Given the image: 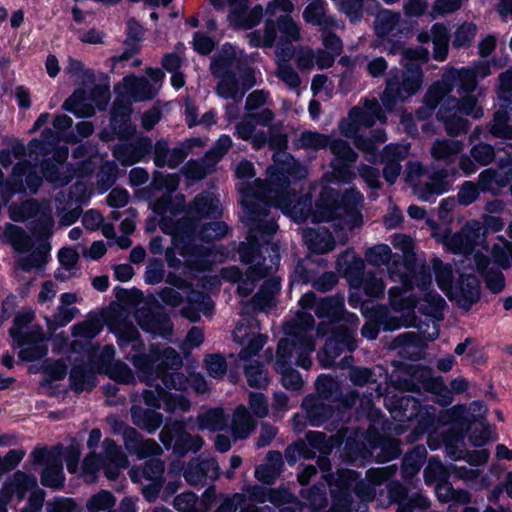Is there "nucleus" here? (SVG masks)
Listing matches in <instances>:
<instances>
[{"mask_svg":"<svg viewBox=\"0 0 512 512\" xmlns=\"http://www.w3.org/2000/svg\"><path fill=\"white\" fill-rule=\"evenodd\" d=\"M385 113L382 111L376 99H365L362 105L353 107L348 117L343 119L339 125L341 133L354 139L356 147L361 150L366 160L371 163L382 162L384 164L383 177L390 185L394 184L399 177L402 165L410 151V144L386 145L381 153H378L376 144L386 141V133L383 129H377L372 137H363L362 131L372 127L377 121L384 123Z\"/></svg>","mask_w":512,"mask_h":512,"instance_id":"7","label":"nucleus"},{"mask_svg":"<svg viewBox=\"0 0 512 512\" xmlns=\"http://www.w3.org/2000/svg\"><path fill=\"white\" fill-rule=\"evenodd\" d=\"M336 269L346 278L351 289H361L372 299L384 296L386 289L384 280L373 272H366L364 260L353 250H347L338 257Z\"/></svg>","mask_w":512,"mask_h":512,"instance_id":"29","label":"nucleus"},{"mask_svg":"<svg viewBox=\"0 0 512 512\" xmlns=\"http://www.w3.org/2000/svg\"><path fill=\"white\" fill-rule=\"evenodd\" d=\"M31 494L27 505L21 512H41L45 499V492L37 487V479L34 475L23 471H16L11 477L7 478L0 490V512H7V504L16 498L20 502L25 497L27 491Z\"/></svg>","mask_w":512,"mask_h":512,"instance_id":"31","label":"nucleus"},{"mask_svg":"<svg viewBox=\"0 0 512 512\" xmlns=\"http://www.w3.org/2000/svg\"><path fill=\"white\" fill-rule=\"evenodd\" d=\"M79 255L73 248H62L58 253L61 267L55 272V277L61 281L68 280L76 273Z\"/></svg>","mask_w":512,"mask_h":512,"instance_id":"64","label":"nucleus"},{"mask_svg":"<svg viewBox=\"0 0 512 512\" xmlns=\"http://www.w3.org/2000/svg\"><path fill=\"white\" fill-rule=\"evenodd\" d=\"M495 65V60H479L471 67H447L442 79L429 87L424 97V107L417 112L418 118H427L440 104L437 117L443 122L446 132L451 136L466 132L468 123L462 116L480 119L483 110L477 105L474 97L466 96L462 100H457L450 93L455 89L459 94L473 92L477 86V77L488 76Z\"/></svg>","mask_w":512,"mask_h":512,"instance_id":"6","label":"nucleus"},{"mask_svg":"<svg viewBox=\"0 0 512 512\" xmlns=\"http://www.w3.org/2000/svg\"><path fill=\"white\" fill-rule=\"evenodd\" d=\"M243 493L223 497L214 512H297L300 502L286 488L269 489L258 485H244Z\"/></svg>","mask_w":512,"mask_h":512,"instance_id":"14","label":"nucleus"},{"mask_svg":"<svg viewBox=\"0 0 512 512\" xmlns=\"http://www.w3.org/2000/svg\"><path fill=\"white\" fill-rule=\"evenodd\" d=\"M9 217L15 222H24L35 218L37 224L45 232H50L54 225L49 202L38 203L34 199H27L20 203L12 202L8 206Z\"/></svg>","mask_w":512,"mask_h":512,"instance_id":"40","label":"nucleus"},{"mask_svg":"<svg viewBox=\"0 0 512 512\" xmlns=\"http://www.w3.org/2000/svg\"><path fill=\"white\" fill-rule=\"evenodd\" d=\"M317 395L307 396L302 406L307 414L310 426H321L333 417L334 411L324 403V400L336 399L340 395V383L330 375H320L316 380Z\"/></svg>","mask_w":512,"mask_h":512,"instance_id":"32","label":"nucleus"},{"mask_svg":"<svg viewBox=\"0 0 512 512\" xmlns=\"http://www.w3.org/2000/svg\"><path fill=\"white\" fill-rule=\"evenodd\" d=\"M465 458L473 467L452 466L451 471L456 478L464 481L465 483H472L480 475L479 469L476 467L487 462L489 453L487 450L482 449L468 453Z\"/></svg>","mask_w":512,"mask_h":512,"instance_id":"54","label":"nucleus"},{"mask_svg":"<svg viewBox=\"0 0 512 512\" xmlns=\"http://www.w3.org/2000/svg\"><path fill=\"white\" fill-rule=\"evenodd\" d=\"M326 3L321 0L311 2L303 12V18L307 23L320 26L322 29L337 26L334 19L325 14Z\"/></svg>","mask_w":512,"mask_h":512,"instance_id":"62","label":"nucleus"},{"mask_svg":"<svg viewBox=\"0 0 512 512\" xmlns=\"http://www.w3.org/2000/svg\"><path fill=\"white\" fill-rule=\"evenodd\" d=\"M436 282L439 288L451 300L464 309L469 310L480 298V285L478 279L471 274H462L456 285H452V267L443 264L440 260L433 261Z\"/></svg>","mask_w":512,"mask_h":512,"instance_id":"30","label":"nucleus"},{"mask_svg":"<svg viewBox=\"0 0 512 512\" xmlns=\"http://www.w3.org/2000/svg\"><path fill=\"white\" fill-rule=\"evenodd\" d=\"M435 495L442 503L455 502L467 505L471 502V494L465 489H455L448 479L435 484Z\"/></svg>","mask_w":512,"mask_h":512,"instance_id":"60","label":"nucleus"},{"mask_svg":"<svg viewBox=\"0 0 512 512\" xmlns=\"http://www.w3.org/2000/svg\"><path fill=\"white\" fill-rule=\"evenodd\" d=\"M153 349L157 353L154 360L157 357L159 359L154 364V371L159 372L160 382L167 391L171 389L182 391L186 390L189 386L198 394L208 391V383L201 374L191 373L188 379L181 373H167L164 370V367L177 370L182 366V358L174 349L170 347L160 349L158 346L152 345L148 355H152Z\"/></svg>","mask_w":512,"mask_h":512,"instance_id":"27","label":"nucleus"},{"mask_svg":"<svg viewBox=\"0 0 512 512\" xmlns=\"http://www.w3.org/2000/svg\"><path fill=\"white\" fill-rule=\"evenodd\" d=\"M25 148L23 145H15L12 149L0 151V164L8 167L13 163L14 159L19 160L13 167L12 175L6 183L5 189L1 191V197L8 200L15 194L26 193L36 194L43 182V172L41 175L37 173V163H28L22 161L20 157L24 155ZM44 165V163L42 164ZM43 167V166H41ZM42 171V168H40Z\"/></svg>","mask_w":512,"mask_h":512,"instance_id":"25","label":"nucleus"},{"mask_svg":"<svg viewBox=\"0 0 512 512\" xmlns=\"http://www.w3.org/2000/svg\"><path fill=\"white\" fill-rule=\"evenodd\" d=\"M102 433L100 429L94 428L90 431L87 439V447L94 450L100 443ZM102 453L97 454L91 451L82 461L80 477L85 483L96 482L98 472L102 469L109 480L118 477L120 470L128 467L129 461L121 447L114 440L106 438L101 445Z\"/></svg>","mask_w":512,"mask_h":512,"instance_id":"22","label":"nucleus"},{"mask_svg":"<svg viewBox=\"0 0 512 512\" xmlns=\"http://www.w3.org/2000/svg\"><path fill=\"white\" fill-rule=\"evenodd\" d=\"M314 262L307 260L298 263L295 274L302 283H311L313 287L321 292L331 290L337 283V277L333 272H325L320 276L313 270Z\"/></svg>","mask_w":512,"mask_h":512,"instance_id":"48","label":"nucleus"},{"mask_svg":"<svg viewBox=\"0 0 512 512\" xmlns=\"http://www.w3.org/2000/svg\"><path fill=\"white\" fill-rule=\"evenodd\" d=\"M215 8H222L226 4L231 11L228 15L229 23L235 28L250 29L258 25L263 17V8L256 5L248 9L249 0H210Z\"/></svg>","mask_w":512,"mask_h":512,"instance_id":"45","label":"nucleus"},{"mask_svg":"<svg viewBox=\"0 0 512 512\" xmlns=\"http://www.w3.org/2000/svg\"><path fill=\"white\" fill-rule=\"evenodd\" d=\"M473 260L475 268L483 277L487 288L492 293L501 292L505 287V279L501 271L494 268V266H490L491 263L489 259L480 251L474 253Z\"/></svg>","mask_w":512,"mask_h":512,"instance_id":"50","label":"nucleus"},{"mask_svg":"<svg viewBox=\"0 0 512 512\" xmlns=\"http://www.w3.org/2000/svg\"><path fill=\"white\" fill-rule=\"evenodd\" d=\"M197 428L217 432L224 430L228 424V417L220 407L203 410L196 418Z\"/></svg>","mask_w":512,"mask_h":512,"instance_id":"59","label":"nucleus"},{"mask_svg":"<svg viewBox=\"0 0 512 512\" xmlns=\"http://www.w3.org/2000/svg\"><path fill=\"white\" fill-rule=\"evenodd\" d=\"M328 145L334 155V159L331 162V177L326 181L337 183L352 181L355 178L352 164L356 161L357 154L346 141L338 139L330 142L327 135L308 130L302 132L296 142L298 148L309 150H319Z\"/></svg>","mask_w":512,"mask_h":512,"instance_id":"24","label":"nucleus"},{"mask_svg":"<svg viewBox=\"0 0 512 512\" xmlns=\"http://www.w3.org/2000/svg\"><path fill=\"white\" fill-rule=\"evenodd\" d=\"M34 312L22 310L14 318L10 336L20 349L19 357L24 361H36L48 353L47 339L43 330L32 324Z\"/></svg>","mask_w":512,"mask_h":512,"instance_id":"26","label":"nucleus"},{"mask_svg":"<svg viewBox=\"0 0 512 512\" xmlns=\"http://www.w3.org/2000/svg\"><path fill=\"white\" fill-rule=\"evenodd\" d=\"M180 178L177 174L155 175L151 186L164 195L154 201L151 206L160 217L161 230L172 238V247L166 250V261L170 272L166 282L180 290L194 286L198 276L196 273L208 270L215 262L224 260L223 253H218L216 246H205L214 240L223 238L228 232L224 222H210L200 230L199 222L221 216L220 200L211 192L199 194L187 209H184L185 197L171 193L177 190ZM201 287L208 289L218 284L216 277L199 279Z\"/></svg>","mask_w":512,"mask_h":512,"instance_id":"2","label":"nucleus"},{"mask_svg":"<svg viewBox=\"0 0 512 512\" xmlns=\"http://www.w3.org/2000/svg\"><path fill=\"white\" fill-rule=\"evenodd\" d=\"M427 456V450L423 445L414 447L403 459L402 475L404 479L415 476L422 467Z\"/></svg>","mask_w":512,"mask_h":512,"instance_id":"63","label":"nucleus"},{"mask_svg":"<svg viewBox=\"0 0 512 512\" xmlns=\"http://www.w3.org/2000/svg\"><path fill=\"white\" fill-rule=\"evenodd\" d=\"M0 239L12 245L19 253L28 252L31 247V239L23 229L13 224H6L0 228Z\"/></svg>","mask_w":512,"mask_h":512,"instance_id":"61","label":"nucleus"},{"mask_svg":"<svg viewBox=\"0 0 512 512\" xmlns=\"http://www.w3.org/2000/svg\"><path fill=\"white\" fill-rule=\"evenodd\" d=\"M374 30L376 35L382 39L403 34L404 28L400 14L386 9L379 11L376 15Z\"/></svg>","mask_w":512,"mask_h":512,"instance_id":"53","label":"nucleus"},{"mask_svg":"<svg viewBox=\"0 0 512 512\" xmlns=\"http://www.w3.org/2000/svg\"><path fill=\"white\" fill-rule=\"evenodd\" d=\"M359 401L360 409L367 415L371 425L366 432L354 431L353 436H349L345 441L344 449L349 461L359 460L362 465H365L374 454L377 461L386 462L397 458L401 453L399 442L396 439L380 436L377 433V426L381 425L383 430L393 431L395 435H401L406 429H412L407 436V441L414 442L442 423L445 415L465 411V406L457 405L438 416L435 407L421 405L412 396L386 395L385 406L392 419L397 422L393 424L381 421L382 413L373 407L370 397H363Z\"/></svg>","mask_w":512,"mask_h":512,"instance_id":"4","label":"nucleus"},{"mask_svg":"<svg viewBox=\"0 0 512 512\" xmlns=\"http://www.w3.org/2000/svg\"><path fill=\"white\" fill-rule=\"evenodd\" d=\"M317 464L330 489L331 506L328 512H367V504L375 498L377 489L397 472L396 465L371 468L365 478H360L356 471L341 468L332 476L329 473L331 464L326 456L319 457Z\"/></svg>","mask_w":512,"mask_h":512,"instance_id":"8","label":"nucleus"},{"mask_svg":"<svg viewBox=\"0 0 512 512\" xmlns=\"http://www.w3.org/2000/svg\"><path fill=\"white\" fill-rule=\"evenodd\" d=\"M391 243L404 254V260L400 259V262H407L413 269L410 274L411 291L416 293V298L427 302V305L420 304L419 313L436 320H442L446 302L438 293L429 289L432 285L430 269L424 264L420 265L411 261L410 253L414 248L413 239L403 234H395L391 237Z\"/></svg>","mask_w":512,"mask_h":512,"instance_id":"21","label":"nucleus"},{"mask_svg":"<svg viewBox=\"0 0 512 512\" xmlns=\"http://www.w3.org/2000/svg\"><path fill=\"white\" fill-rule=\"evenodd\" d=\"M348 303L353 308H360L363 316L367 318L366 324L362 327V336L374 340L377 338L379 328L382 327L384 331H395L402 327H418L419 333L406 332L396 338V343L399 346L415 347L420 350L426 348L429 341H433L439 336L440 320L430 318L431 325L425 324L426 329L422 325L417 324L415 317V310L419 311L420 304H426L421 299L416 298V305L409 309L396 311L391 305L390 308L383 305H375L373 301H363L357 292H351L349 295Z\"/></svg>","mask_w":512,"mask_h":512,"instance_id":"9","label":"nucleus"},{"mask_svg":"<svg viewBox=\"0 0 512 512\" xmlns=\"http://www.w3.org/2000/svg\"><path fill=\"white\" fill-rule=\"evenodd\" d=\"M110 100L109 82L94 85L93 88H79L65 100L63 109L77 117H90L95 109L104 110Z\"/></svg>","mask_w":512,"mask_h":512,"instance_id":"33","label":"nucleus"},{"mask_svg":"<svg viewBox=\"0 0 512 512\" xmlns=\"http://www.w3.org/2000/svg\"><path fill=\"white\" fill-rule=\"evenodd\" d=\"M481 218L482 222L467 221L459 232L453 234L447 227L440 231V228L432 220H428L427 223L432 228V236L441 242L448 251L468 256L476 246L485 243L486 232H499L505 226L500 217L483 214Z\"/></svg>","mask_w":512,"mask_h":512,"instance_id":"23","label":"nucleus"},{"mask_svg":"<svg viewBox=\"0 0 512 512\" xmlns=\"http://www.w3.org/2000/svg\"><path fill=\"white\" fill-rule=\"evenodd\" d=\"M298 303L300 309L283 325L285 337L279 341L275 362L283 386L294 391L302 388L303 380L299 372L292 369V364L295 362L304 369L312 365L310 355L315 350L312 312L319 319L335 324L337 329L318 354L324 368L332 367L335 359L345 350L352 352L356 349L354 336L359 323L356 314L345 311L343 295L318 298L314 292H307Z\"/></svg>","mask_w":512,"mask_h":512,"instance_id":"3","label":"nucleus"},{"mask_svg":"<svg viewBox=\"0 0 512 512\" xmlns=\"http://www.w3.org/2000/svg\"><path fill=\"white\" fill-rule=\"evenodd\" d=\"M273 154V164L266 170L268 185L261 179H255L253 187L248 181L255 176L254 165L242 160L236 166V176L240 180L238 191L241 194V221L248 228L247 242L239 246L240 260L243 263H254L251 252H271L270 237L278 230L275 217L270 215L269 208H279L283 214L294 222L301 223L311 219L313 223L333 222L335 229H352L362 222L360 208L363 195L355 188L347 190L343 195L321 182V190L314 207L311 197H298L291 193L293 182L305 179L309 172L307 166L301 164L291 154L278 149Z\"/></svg>","mask_w":512,"mask_h":512,"instance_id":"1","label":"nucleus"},{"mask_svg":"<svg viewBox=\"0 0 512 512\" xmlns=\"http://www.w3.org/2000/svg\"><path fill=\"white\" fill-rule=\"evenodd\" d=\"M80 301L79 296L73 292L63 293L59 299V305L53 315V321L58 327H64L70 323L79 313L75 304Z\"/></svg>","mask_w":512,"mask_h":512,"instance_id":"57","label":"nucleus"},{"mask_svg":"<svg viewBox=\"0 0 512 512\" xmlns=\"http://www.w3.org/2000/svg\"><path fill=\"white\" fill-rule=\"evenodd\" d=\"M512 91V71L508 70L499 76L498 98L503 101L501 108L494 114L490 132L495 137L512 139V125L509 124V112L512 111L508 94Z\"/></svg>","mask_w":512,"mask_h":512,"instance_id":"38","label":"nucleus"},{"mask_svg":"<svg viewBox=\"0 0 512 512\" xmlns=\"http://www.w3.org/2000/svg\"><path fill=\"white\" fill-rule=\"evenodd\" d=\"M457 174L455 169L448 171L447 169L438 168L426 175L420 162H409L406 168V182L412 186L418 199L433 202L437 196L451 189Z\"/></svg>","mask_w":512,"mask_h":512,"instance_id":"28","label":"nucleus"},{"mask_svg":"<svg viewBox=\"0 0 512 512\" xmlns=\"http://www.w3.org/2000/svg\"><path fill=\"white\" fill-rule=\"evenodd\" d=\"M122 124L120 121L116 127L112 124V128L116 134V136L123 140V142L117 144L113 149L114 157L122 164V165H132L137 162L142 161L146 156H148L152 149V141L148 137H137L134 142H127L130 140L135 134L136 131L130 135L129 137H123L120 134L121 128L119 126Z\"/></svg>","mask_w":512,"mask_h":512,"instance_id":"43","label":"nucleus"},{"mask_svg":"<svg viewBox=\"0 0 512 512\" xmlns=\"http://www.w3.org/2000/svg\"><path fill=\"white\" fill-rule=\"evenodd\" d=\"M104 324L116 336L121 349L131 346L133 354H144V344L137 329L123 318V311L119 307L110 306L101 313L89 312L83 321L72 326V335L75 338L91 340L100 334Z\"/></svg>","mask_w":512,"mask_h":512,"instance_id":"18","label":"nucleus"},{"mask_svg":"<svg viewBox=\"0 0 512 512\" xmlns=\"http://www.w3.org/2000/svg\"><path fill=\"white\" fill-rule=\"evenodd\" d=\"M156 356L157 353L154 349L152 355L131 354L127 356V359L135 367L139 380L147 386L155 388V390L146 389L141 395L144 403L153 409H144L134 404L130 410L133 424L150 434L154 433L163 423V415L156 411L162 403L164 410L170 414L178 411L187 412L191 407V402L186 397L168 392L164 385L159 383L160 374L158 371H154V364L159 360L158 358L154 360Z\"/></svg>","mask_w":512,"mask_h":512,"instance_id":"11","label":"nucleus"},{"mask_svg":"<svg viewBox=\"0 0 512 512\" xmlns=\"http://www.w3.org/2000/svg\"><path fill=\"white\" fill-rule=\"evenodd\" d=\"M145 77L126 76L122 82L115 86L116 99L111 113V124L116 127L121 121L120 134L129 137L135 132V126L131 123V103L152 99L163 82L164 73L159 68H148Z\"/></svg>","mask_w":512,"mask_h":512,"instance_id":"15","label":"nucleus"},{"mask_svg":"<svg viewBox=\"0 0 512 512\" xmlns=\"http://www.w3.org/2000/svg\"><path fill=\"white\" fill-rule=\"evenodd\" d=\"M183 470V476L190 485L203 484L206 479L215 480L219 477L220 468L213 457L201 455L192 459L185 468L179 462L170 465L169 473L178 474Z\"/></svg>","mask_w":512,"mask_h":512,"instance_id":"41","label":"nucleus"},{"mask_svg":"<svg viewBox=\"0 0 512 512\" xmlns=\"http://www.w3.org/2000/svg\"><path fill=\"white\" fill-rule=\"evenodd\" d=\"M303 240L313 253H326L334 249L335 241L332 234L324 228L314 230L308 228L303 231Z\"/></svg>","mask_w":512,"mask_h":512,"instance_id":"55","label":"nucleus"},{"mask_svg":"<svg viewBox=\"0 0 512 512\" xmlns=\"http://www.w3.org/2000/svg\"><path fill=\"white\" fill-rule=\"evenodd\" d=\"M365 260L372 266H387L389 278L401 283L402 287L389 290V304L396 310L410 309L416 305V293L410 289L412 268L407 262H400V257L393 255L387 244H376L365 251Z\"/></svg>","mask_w":512,"mask_h":512,"instance_id":"20","label":"nucleus"},{"mask_svg":"<svg viewBox=\"0 0 512 512\" xmlns=\"http://www.w3.org/2000/svg\"><path fill=\"white\" fill-rule=\"evenodd\" d=\"M139 326L146 332L168 339L173 333V324L164 314L150 315L139 310L136 313Z\"/></svg>","mask_w":512,"mask_h":512,"instance_id":"52","label":"nucleus"},{"mask_svg":"<svg viewBox=\"0 0 512 512\" xmlns=\"http://www.w3.org/2000/svg\"><path fill=\"white\" fill-rule=\"evenodd\" d=\"M292 11L291 0H272L267 5L263 32L253 31L247 37L253 47L276 45V75L289 89H297L301 80L289 61L294 55L291 44L300 39V28L290 16Z\"/></svg>","mask_w":512,"mask_h":512,"instance_id":"10","label":"nucleus"},{"mask_svg":"<svg viewBox=\"0 0 512 512\" xmlns=\"http://www.w3.org/2000/svg\"><path fill=\"white\" fill-rule=\"evenodd\" d=\"M215 487H208L199 498L192 492H184L175 497L173 505L179 512H207L215 501Z\"/></svg>","mask_w":512,"mask_h":512,"instance_id":"47","label":"nucleus"},{"mask_svg":"<svg viewBox=\"0 0 512 512\" xmlns=\"http://www.w3.org/2000/svg\"><path fill=\"white\" fill-rule=\"evenodd\" d=\"M32 464L43 466L41 484L48 488L60 489L64 486L65 476L58 448L39 447L31 453Z\"/></svg>","mask_w":512,"mask_h":512,"instance_id":"36","label":"nucleus"},{"mask_svg":"<svg viewBox=\"0 0 512 512\" xmlns=\"http://www.w3.org/2000/svg\"><path fill=\"white\" fill-rule=\"evenodd\" d=\"M269 99V93L264 90H255L246 99L245 109L247 115L236 126V136L242 140L250 141L253 148L260 149L266 144L270 149H285L288 137L279 124H271L274 119L273 112L262 109L258 113L253 111L264 106Z\"/></svg>","mask_w":512,"mask_h":512,"instance_id":"13","label":"nucleus"},{"mask_svg":"<svg viewBox=\"0 0 512 512\" xmlns=\"http://www.w3.org/2000/svg\"><path fill=\"white\" fill-rule=\"evenodd\" d=\"M214 311V302L204 292L191 290L185 305L181 308V315L191 322H197L200 319V314L206 316L212 315Z\"/></svg>","mask_w":512,"mask_h":512,"instance_id":"49","label":"nucleus"},{"mask_svg":"<svg viewBox=\"0 0 512 512\" xmlns=\"http://www.w3.org/2000/svg\"><path fill=\"white\" fill-rule=\"evenodd\" d=\"M280 248L278 244L271 245V252H251L250 258L254 263H246L249 268L245 275L237 267L224 268L221 277L229 282L237 283V291L241 296L250 295L257 281L266 278L252 303H243L242 319L237 323L234 331V340L244 345L240 351L241 360L247 361L255 356L266 343L267 338L259 333V324L250 316V309L268 312L276 306V295L280 291V279L274 276L280 263Z\"/></svg>","mask_w":512,"mask_h":512,"instance_id":"5","label":"nucleus"},{"mask_svg":"<svg viewBox=\"0 0 512 512\" xmlns=\"http://www.w3.org/2000/svg\"><path fill=\"white\" fill-rule=\"evenodd\" d=\"M107 422L114 434L121 435L125 449L135 454L139 459L149 456L161 455L162 449L153 439H143L141 434L135 429L126 425L116 415L107 417Z\"/></svg>","mask_w":512,"mask_h":512,"instance_id":"35","label":"nucleus"},{"mask_svg":"<svg viewBox=\"0 0 512 512\" xmlns=\"http://www.w3.org/2000/svg\"><path fill=\"white\" fill-rule=\"evenodd\" d=\"M113 345L93 347L87 351L90 369L75 365L70 372V384L74 391L91 390L97 383L95 372L105 374L122 384H134L136 377L131 368L121 360H115Z\"/></svg>","mask_w":512,"mask_h":512,"instance_id":"16","label":"nucleus"},{"mask_svg":"<svg viewBox=\"0 0 512 512\" xmlns=\"http://www.w3.org/2000/svg\"><path fill=\"white\" fill-rule=\"evenodd\" d=\"M401 50L404 69L390 71L385 90L380 97L387 111H392L398 102H404L415 95L423 83L421 64L428 60V51L423 48Z\"/></svg>","mask_w":512,"mask_h":512,"instance_id":"17","label":"nucleus"},{"mask_svg":"<svg viewBox=\"0 0 512 512\" xmlns=\"http://www.w3.org/2000/svg\"><path fill=\"white\" fill-rule=\"evenodd\" d=\"M507 157L500 159L498 170L491 168L483 170L478 176V185L482 192L497 195L500 189L506 187L512 179V145L506 144Z\"/></svg>","mask_w":512,"mask_h":512,"instance_id":"44","label":"nucleus"},{"mask_svg":"<svg viewBox=\"0 0 512 512\" xmlns=\"http://www.w3.org/2000/svg\"><path fill=\"white\" fill-rule=\"evenodd\" d=\"M71 117L61 114L53 120L54 129H45L39 139L31 141L28 145L30 159L38 160V156L53 154V160L44 162L42 167L45 179L54 184H67L73 177L70 165L65 161L68 157L69 142H76L74 136L68 132L72 127Z\"/></svg>","mask_w":512,"mask_h":512,"instance_id":"12","label":"nucleus"},{"mask_svg":"<svg viewBox=\"0 0 512 512\" xmlns=\"http://www.w3.org/2000/svg\"><path fill=\"white\" fill-rule=\"evenodd\" d=\"M332 438L326 439V435L318 431H310L306 434V441L292 444L285 450V458L289 465H294L301 458H314L316 453L328 454L334 447Z\"/></svg>","mask_w":512,"mask_h":512,"instance_id":"42","label":"nucleus"},{"mask_svg":"<svg viewBox=\"0 0 512 512\" xmlns=\"http://www.w3.org/2000/svg\"><path fill=\"white\" fill-rule=\"evenodd\" d=\"M165 463L160 459L149 460L143 469L132 467L129 476L132 482L142 485L144 497L153 502L164 484Z\"/></svg>","mask_w":512,"mask_h":512,"instance_id":"37","label":"nucleus"},{"mask_svg":"<svg viewBox=\"0 0 512 512\" xmlns=\"http://www.w3.org/2000/svg\"><path fill=\"white\" fill-rule=\"evenodd\" d=\"M433 42V57L438 61H443L448 53L449 31L443 24L436 23L432 26L431 33L421 31L418 34V41L421 43Z\"/></svg>","mask_w":512,"mask_h":512,"instance_id":"51","label":"nucleus"},{"mask_svg":"<svg viewBox=\"0 0 512 512\" xmlns=\"http://www.w3.org/2000/svg\"><path fill=\"white\" fill-rule=\"evenodd\" d=\"M204 141L200 138H191L182 143L179 147L169 149L166 140H159L155 145L154 163L157 167H169L171 169L180 165L194 146H203Z\"/></svg>","mask_w":512,"mask_h":512,"instance_id":"46","label":"nucleus"},{"mask_svg":"<svg viewBox=\"0 0 512 512\" xmlns=\"http://www.w3.org/2000/svg\"><path fill=\"white\" fill-rule=\"evenodd\" d=\"M186 426L184 422H175L172 427L166 425L160 432V441L169 449L172 447L173 452L179 456L192 452L197 453L201 450L204 441L198 435H192L183 429Z\"/></svg>","mask_w":512,"mask_h":512,"instance_id":"39","label":"nucleus"},{"mask_svg":"<svg viewBox=\"0 0 512 512\" xmlns=\"http://www.w3.org/2000/svg\"><path fill=\"white\" fill-rule=\"evenodd\" d=\"M256 422L244 405H239L233 413L230 432L234 440L247 438L255 429Z\"/></svg>","mask_w":512,"mask_h":512,"instance_id":"58","label":"nucleus"},{"mask_svg":"<svg viewBox=\"0 0 512 512\" xmlns=\"http://www.w3.org/2000/svg\"><path fill=\"white\" fill-rule=\"evenodd\" d=\"M410 379L398 380L397 387L406 391L424 390L436 396V402L441 406L452 403V392L446 386L441 377H434L430 369L426 367H410L408 370Z\"/></svg>","mask_w":512,"mask_h":512,"instance_id":"34","label":"nucleus"},{"mask_svg":"<svg viewBox=\"0 0 512 512\" xmlns=\"http://www.w3.org/2000/svg\"><path fill=\"white\" fill-rule=\"evenodd\" d=\"M240 54L236 47L225 44L211 61V72L220 79L217 94L224 99H241L257 84L255 70L240 65Z\"/></svg>","mask_w":512,"mask_h":512,"instance_id":"19","label":"nucleus"},{"mask_svg":"<svg viewBox=\"0 0 512 512\" xmlns=\"http://www.w3.org/2000/svg\"><path fill=\"white\" fill-rule=\"evenodd\" d=\"M283 468L282 454L270 451L266 455V462L256 467L255 478L264 484H272L280 475Z\"/></svg>","mask_w":512,"mask_h":512,"instance_id":"56","label":"nucleus"}]
</instances>
